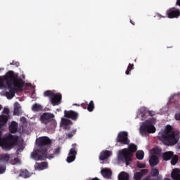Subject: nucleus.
Masks as SVG:
<instances>
[{"instance_id":"1","label":"nucleus","mask_w":180,"mask_h":180,"mask_svg":"<svg viewBox=\"0 0 180 180\" xmlns=\"http://www.w3.org/2000/svg\"><path fill=\"white\" fill-rule=\"evenodd\" d=\"M5 84L9 89V91L6 93L8 99H12L16 92H22L25 86L23 79L19 77V75L12 70H9L4 76L0 77V88H5Z\"/></svg>"},{"instance_id":"2","label":"nucleus","mask_w":180,"mask_h":180,"mask_svg":"<svg viewBox=\"0 0 180 180\" xmlns=\"http://www.w3.org/2000/svg\"><path fill=\"white\" fill-rule=\"evenodd\" d=\"M39 149L31 153V158L35 161H44L47 158V152L51 148V139L49 136H41L36 140Z\"/></svg>"},{"instance_id":"3","label":"nucleus","mask_w":180,"mask_h":180,"mask_svg":"<svg viewBox=\"0 0 180 180\" xmlns=\"http://www.w3.org/2000/svg\"><path fill=\"white\" fill-rule=\"evenodd\" d=\"M9 120V115H5L2 114L0 115V129H2ZM19 141V136L18 135L8 134L5 138H2V131H0V146L6 151H9L18 145Z\"/></svg>"},{"instance_id":"4","label":"nucleus","mask_w":180,"mask_h":180,"mask_svg":"<svg viewBox=\"0 0 180 180\" xmlns=\"http://www.w3.org/2000/svg\"><path fill=\"white\" fill-rule=\"evenodd\" d=\"M158 137L165 146H175L179 141L180 132L172 131V127L167 125L165 129L159 133Z\"/></svg>"},{"instance_id":"5","label":"nucleus","mask_w":180,"mask_h":180,"mask_svg":"<svg viewBox=\"0 0 180 180\" xmlns=\"http://www.w3.org/2000/svg\"><path fill=\"white\" fill-rule=\"evenodd\" d=\"M137 151V146L134 143H131L129 145L128 148H124L122 150H120L118 153L117 158L119 161H122L125 162L127 166H129L131 164L133 155L134 153Z\"/></svg>"},{"instance_id":"6","label":"nucleus","mask_w":180,"mask_h":180,"mask_svg":"<svg viewBox=\"0 0 180 180\" xmlns=\"http://www.w3.org/2000/svg\"><path fill=\"white\" fill-rule=\"evenodd\" d=\"M42 124H45L49 130H54L57 127V121L54 120V115L51 112H44L39 117Z\"/></svg>"},{"instance_id":"7","label":"nucleus","mask_w":180,"mask_h":180,"mask_svg":"<svg viewBox=\"0 0 180 180\" xmlns=\"http://www.w3.org/2000/svg\"><path fill=\"white\" fill-rule=\"evenodd\" d=\"M44 96L49 98L50 102L53 106H58V105H60V103H61V100L63 99L61 94H55V92L51 90L44 91Z\"/></svg>"},{"instance_id":"8","label":"nucleus","mask_w":180,"mask_h":180,"mask_svg":"<svg viewBox=\"0 0 180 180\" xmlns=\"http://www.w3.org/2000/svg\"><path fill=\"white\" fill-rule=\"evenodd\" d=\"M140 132L142 134L155 133V127L152 125L150 121H146L141 126Z\"/></svg>"},{"instance_id":"9","label":"nucleus","mask_w":180,"mask_h":180,"mask_svg":"<svg viewBox=\"0 0 180 180\" xmlns=\"http://www.w3.org/2000/svg\"><path fill=\"white\" fill-rule=\"evenodd\" d=\"M117 142L121 143V144H129L130 141L129 140V134L127 131L119 132L117 136Z\"/></svg>"},{"instance_id":"10","label":"nucleus","mask_w":180,"mask_h":180,"mask_svg":"<svg viewBox=\"0 0 180 180\" xmlns=\"http://www.w3.org/2000/svg\"><path fill=\"white\" fill-rule=\"evenodd\" d=\"M72 148L70 150L68 156L66 159L67 162L69 164L75 161V158L77 157V150H75V147H77V143H73L72 145Z\"/></svg>"},{"instance_id":"11","label":"nucleus","mask_w":180,"mask_h":180,"mask_svg":"<svg viewBox=\"0 0 180 180\" xmlns=\"http://www.w3.org/2000/svg\"><path fill=\"white\" fill-rule=\"evenodd\" d=\"M167 15L169 19H174V18H179L180 16V11L175 8H170L167 11Z\"/></svg>"},{"instance_id":"12","label":"nucleus","mask_w":180,"mask_h":180,"mask_svg":"<svg viewBox=\"0 0 180 180\" xmlns=\"http://www.w3.org/2000/svg\"><path fill=\"white\" fill-rule=\"evenodd\" d=\"M65 117L68 119H71L72 120H77L78 119V112L73 110H65L64 111Z\"/></svg>"},{"instance_id":"13","label":"nucleus","mask_w":180,"mask_h":180,"mask_svg":"<svg viewBox=\"0 0 180 180\" xmlns=\"http://www.w3.org/2000/svg\"><path fill=\"white\" fill-rule=\"evenodd\" d=\"M110 155H112V151L108 150H103L100 153L99 160L105 161V160H108Z\"/></svg>"},{"instance_id":"14","label":"nucleus","mask_w":180,"mask_h":180,"mask_svg":"<svg viewBox=\"0 0 180 180\" xmlns=\"http://www.w3.org/2000/svg\"><path fill=\"white\" fill-rule=\"evenodd\" d=\"M51 151H53V149L51 148H50L47 151L46 158H49V160H51V158H54V155H58V154H60L61 151V148H57L56 149H55L54 151H53V153H51Z\"/></svg>"},{"instance_id":"15","label":"nucleus","mask_w":180,"mask_h":180,"mask_svg":"<svg viewBox=\"0 0 180 180\" xmlns=\"http://www.w3.org/2000/svg\"><path fill=\"white\" fill-rule=\"evenodd\" d=\"M10 164L11 165H20L22 164V161L18 158H15V155L11 154L10 156Z\"/></svg>"},{"instance_id":"16","label":"nucleus","mask_w":180,"mask_h":180,"mask_svg":"<svg viewBox=\"0 0 180 180\" xmlns=\"http://www.w3.org/2000/svg\"><path fill=\"white\" fill-rule=\"evenodd\" d=\"M159 162L160 160L158 159V156L155 155H152L149 160V164L150 167H155L158 165Z\"/></svg>"},{"instance_id":"17","label":"nucleus","mask_w":180,"mask_h":180,"mask_svg":"<svg viewBox=\"0 0 180 180\" xmlns=\"http://www.w3.org/2000/svg\"><path fill=\"white\" fill-rule=\"evenodd\" d=\"M101 175L107 179H110V176H112V170L107 168L103 169H101Z\"/></svg>"},{"instance_id":"18","label":"nucleus","mask_w":180,"mask_h":180,"mask_svg":"<svg viewBox=\"0 0 180 180\" xmlns=\"http://www.w3.org/2000/svg\"><path fill=\"white\" fill-rule=\"evenodd\" d=\"M172 178L173 180H180V169H174L172 172Z\"/></svg>"},{"instance_id":"19","label":"nucleus","mask_w":180,"mask_h":180,"mask_svg":"<svg viewBox=\"0 0 180 180\" xmlns=\"http://www.w3.org/2000/svg\"><path fill=\"white\" fill-rule=\"evenodd\" d=\"M11 155L9 154H1L0 155V161L6 164L10 162Z\"/></svg>"},{"instance_id":"20","label":"nucleus","mask_w":180,"mask_h":180,"mask_svg":"<svg viewBox=\"0 0 180 180\" xmlns=\"http://www.w3.org/2000/svg\"><path fill=\"white\" fill-rule=\"evenodd\" d=\"M8 129H9L10 133H11V134L16 133V131H18V124H17V122H15V121H13L11 122V124H10Z\"/></svg>"},{"instance_id":"21","label":"nucleus","mask_w":180,"mask_h":180,"mask_svg":"<svg viewBox=\"0 0 180 180\" xmlns=\"http://www.w3.org/2000/svg\"><path fill=\"white\" fill-rule=\"evenodd\" d=\"M174 157V152L172 151H168L165 152L162 154V158L164 161H169V160H171Z\"/></svg>"},{"instance_id":"22","label":"nucleus","mask_w":180,"mask_h":180,"mask_svg":"<svg viewBox=\"0 0 180 180\" xmlns=\"http://www.w3.org/2000/svg\"><path fill=\"white\" fill-rule=\"evenodd\" d=\"M118 180H130V176H129V174L122 172L118 175Z\"/></svg>"},{"instance_id":"23","label":"nucleus","mask_w":180,"mask_h":180,"mask_svg":"<svg viewBox=\"0 0 180 180\" xmlns=\"http://www.w3.org/2000/svg\"><path fill=\"white\" fill-rule=\"evenodd\" d=\"M13 114L16 116H19V115H20V104H19V103H15L14 104Z\"/></svg>"},{"instance_id":"24","label":"nucleus","mask_w":180,"mask_h":180,"mask_svg":"<svg viewBox=\"0 0 180 180\" xmlns=\"http://www.w3.org/2000/svg\"><path fill=\"white\" fill-rule=\"evenodd\" d=\"M20 176H22V178H30V173L27 169H21L20 170Z\"/></svg>"},{"instance_id":"25","label":"nucleus","mask_w":180,"mask_h":180,"mask_svg":"<svg viewBox=\"0 0 180 180\" xmlns=\"http://www.w3.org/2000/svg\"><path fill=\"white\" fill-rule=\"evenodd\" d=\"M33 112H41L43 110V106L38 103H34L32 107Z\"/></svg>"},{"instance_id":"26","label":"nucleus","mask_w":180,"mask_h":180,"mask_svg":"<svg viewBox=\"0 0 180 180\" xmlns=\"http://www.w3.org/2000/svg\"><path fill=\"white\" fill-rule=\"evenodd\" d=\"M37 168L39 169V171L46 169V168H49V163H47V162H41L37 165Z\"/></svg>"},{"instance_id":"27","label":"nucleus","mask_w":180,"mask_h":180,"mask_svg":"<svg viewBox=\"0 0 180 180\" xmlns=\"http://www.w3.org/2000/svg\"><path fill=\"white\" fill-rule=\"evenodd\" d=\"M61 123L63 126H70V124H72V120H70L67 118H63L61 120Z\"/></svg>"},{"instance_id":"28","label":"nucleus","mask_w":180,"mask_h":180,"mask_svg":"<svg viewBox=\"0 0 180 180\" xmlns=\"http://www.w3.org/2000/svg\"><path fill=\"white\" fill-rule=\"evenodd\" d=\"M136 158H137V160H143L144 158V151L138 150L136 154Z\"/></svg>"},{"instance_id":"29","label":"nucleus","mask_w":180,"mask_h":180,"mask_svg":"<svg viewBox=\"0 0 180 180\" xmlns=\"http://www.w3.org/2000/svg\"><path fill=\"white\" fill-rule=\"evenodd\" d=\"M95 109V104L94 103V101H91L89 104H87V110L89 112H94Z\"/></svg>"},{"instance_id":"30","label":"nucleus","mask_w":180,"mask_h":180,"mask_svg":"<svg viewBox=\"0 0 180 180\" xmlns=\"http://www.w3.org/2000/svg\"><path fill=\"white\" fill-rule=\"evenodd\" d=\"M149 115V116H154V112L153 111H147L145 110L143 112H141V117L142 119H146V115Z\"/></svg>"},{"instance_id":"31","label":"nucleus","mask_w":180,"mask_h":180,"mask_svg":"<svg viewBox=\"0 0 180 180\" xmlns=\"http://www.w3.org/2000/svg\"><path fill=\"white\" fill-rule=\"evenodd\" d=\"M150 174L152 176H159L160 171L157 168H153L150 171Z\"/></svg>"},{"instance_id":"32","label":"nucleus","mask_w":180,"mask_h":180,"mask_svg":"<svg viewBox=\"0 0 180 180\" xmlns=\"http://www.w3.org/2000/svg\"><path fill=\"white\" fill-rule=\"evenodd\" d=\"M131 70H134V65L129 63L125 72L126 75H130V71H131Z\"/></svg>"},{"instance_id":"33","label":"nucleus","mask_w":180,"mask_h":180,"mask_svg":"<svg viewBox=\"0 0 180 180\" xmlns=\"http://www.w3.org/2000/svg\"><path fill=\"white\" fill-rule=\"evenodd\" d=\"M178 155H173V157H172V160H171V164L172 165H176V164L178 163Z\"/></svg>"},{"instance_id":"34","label":"nucleus","mask_w":180,"mask_h":180,"mask_svg":"<svg viewBox=\"0 0 180 180\" xmlns=\"http://www.w3.org/2000/svg\"><path fill=\"white\" fill-rule=\"evenodd\" d=\"M134 178L135 180H140L141 178H143V175L140 172H137L134 174Z\"/></svg>"},{"instance_id":"35","label":"nucleus","mask_w":180,"mask_h":180,"mask_svg":"<svg viewBox=\"0 0 180 180\" xmlns=\"http://www.w3.org/2000/svg\"><path fill=\"white\" fill-rule=\"evenodd\" d=\"M76 133H77V130L75 129V130L69 132L68 134H67L66 136L68 139H72V137H74V136H75Z\"/></svg>"},{"instance_id":"36","label":"nucleus","mask_w":180,"mask_h":180,"mask_svg":"<svg viewBox=\"0 0 180 180\" xmlns=\"http://www.w3.org/2000/svg\"><path fill=\"white\" fill-rule=\"evenodd\" d=\"M5 171H6V166L0 165V174H4Z\"/></svg>"},{"instance_id":"37","label":"nucleus","mask_w":180,"mask_h":180,"mask_svg":"<svg viewBox=\"0 0 180 180\" xmlns=\"http://www.w3.org/2000/svg\"><path fill=\"white\" fill-rule=\"evenodd\" d=\"M139 172L140 174H141L142 176H144V175H147V174H148V169H142Z\"/></svg>"},{"instance_id":"38","label":"nucleus","mask_w":180,"mask_h":180,"mask_svg":"<svg viewBox=\"0 0 180 180\" xmlns=\"http://www.w3.org/2000/svg\"><path fill=\"white\" fill-rule=\"evenodd\" d=\"M136 165L138 168H146V163H141L140 162H138Z\"/></svg>"},{"instance_id":"39","label":"nucleus","mask_w":180,"mask_h":180,"mask_svg":"<svg viewBox=\"0 0 180 180\" xmlns=\"http://www.w3.org/2000/svg\"><path fill=\"white\" fill-rule=\"evenodd\" d=\"M3 113L5 114V116H9V108H4L3 110Z\"/></svg>"},{"instance_id":"40","label":"nucleus","mask_w":180,"mask_h":180,"mask_svg":"<svg viewBox=\"0 0 180 180\" xmlns=\"http://www.w3.org/2000/svg\"><path fill=\"white\" fill-rule=\"evenodd\" d=\"M10 65H15V67H19V65H20V63L19 62L13 60L11 63H10Z\"/></svg>"},{"instance_id":"41","label":"nucleus","mask_w":180,"mask_h":180,"mask_svg":"<svg viewBox=\"0 0 180 180\" xmlns=\"http://www.w3.org/2000/svg\"><path fill=\"white\" fill-rule=\"evenodd\" d=\"M81 106L83 109H87L88 108V103L85 102V103H82L81 104Z\"/></svg>"},{"instance_id":"42","label":"nucleus","mask_w":180,"mask_h":180,"mask_svg":"<svg viewBox=\"0 0 180 180\" xmlns=\"http://www.w3.org/2000/svg\"><path fill=\"white\" fill-rule=\"evenodd\" d=\"M174 117H175L176 120H180V112L176 113Z\"/></svg>"},{"instance_id":"43","label":"nucleus","mask_w":180,"mask_h":180,"mask_svg":"<svg viewBox=\"0 0 180 180\" xmlns=\"http://www.w3.org/2000/svg\"><path fill=\"white\" fill-rule=\"evenodd\" d=\"M152 180H162V176H158L157 177L153 178Z\"/></svg>"},{"instance_id":"44","label":"nucleus","mask_w":180,"mask_h":180,"mask_svg":"<svg viewBox=\"0 0 180 180\" xmlns=\"http://www.w3.org/2000/svg\"><path fill=\"white\" fill-rule=\"evenodd\" d=\"M156 16H158V18H159L160 19H161V18H164V16H162L161 14L160 13H157Z\"/></svg>"},{"instance_id":"45","label":"nucleus","mask_w":180,"mask_h":180,"mask_svg":"<svg viewBox=\"0 0 180 180\" xmlns=\"http://www.w3.org/2000/svg\"><path fill=\"white\" fill-rule=\"evenodd\" d=\"M70 129H71V127H70V125H68V127L65 126V130H70Z\"/></svg>"},{"instance_id":"46","label":"nucleus","mask_w":180,"mask_h":180,"mask_svg":"<svg viewBox=\"0 0 180 180\" xmlns=\"http://www.w3.org/2000/svg\"><path fill=\"white\" fill-rule=\"evenodd\" d=\"M176 5H177L178 6H180V0H177V1H176Z\"/></svg>"},{"instance_id":"47","label":"nucleus","mask_w":180,"mask_h":180,"mask_svg":"<svg viewBox=\"0 0 180 180\" xmlns=\"http://www.w3.org/2000/svg\"><path fill=\"white\" fill-rule=\"evenodd\" d=\"M143 180H151V177L148 176V177L145 178Z\"/></svg>"},{"instance_id":"48","label":"nucleus","mask_w":180,"mask_h":180,"mask_svg":"<svg viewBox=\"0 0 180 180\" xmlns=\"http://www.w3.org/2000/svg\"><path fill=\"white\" fill-rule=\"evenodd\" d=\"M130 23H131V25H133L134 26V22H133V20H130Z\"/></svg>"},{"instance_id":"49","label":"nucleus","mask_w":180,"mask_h":180,"mask_svg":"<svg viewBox=\"0 0 180 180\" xmlns=\"http://www.w3.org/2000/svg\"><path fill=\"white\" fill-rule=\"evenodd\" d=\"M74 106H79V105L75 103V104H73Z\"/></svg>"},{"instance_id":"50","label":"nucleus","mask_w":180,"mask_h":180,"mask_svg":"<svg viewBox=\"0 0 180 180\" xmlns=\"http://www.w3.org/2000/svg\"><path fill=\"white\" fill-rule=\"evenodd\" d=\"M0 70H4V68H0Z\"/></svg>"}]
</instances>
